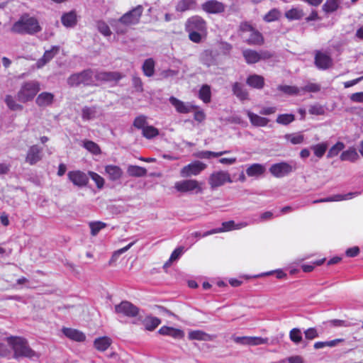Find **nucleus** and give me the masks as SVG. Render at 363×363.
<instances>
[{
	"mask_svg": "<svg viewBox=\"0 0 363 363\" xmlns=\"http://www.w3.org/2000/svg\"><path fill=\"white\" fill-rule=\"evenodd\" d=\"M6 340L13 351V358L19 359L21 358H27L30 360L38 359L40 357V353L33 350L28 341L21 336H9Z\"/></svg>",
	"mask_w": 363,
	"mask_h": 363,
	"instance_id": "1",
	"label": "nucleus"
},
{
	"mask_svg": "<svg viewBox=\"0 0 363 363\" xmlns=\"http://www.w3.org/2000/svg\"><path fill=\"white\" fill-rule=\"evenodd\" d=\"M41 30L42 28L38 19L27 13L22 15L11 28L12 33L21 35H35Z\"/></svg>",
	"mask_w": 363,
	"mask_h": 363,
	"instance_id": "2",
	"label": "nucleus"
},
{
	"mask_svg": "<svg viewBox=\"0 0 363 363\" xmlns=\"http://www.w3.org/2000/svg\"><path fill=\"white\" fill-rule=\"evenodd\" d=\"M40 83L37 80L23 82L16 94V100L22 104L31 102L40 91Z\"/></svg>",
	"mask_w": 363,
	"mask_h": 363,
	"instance_id": "3",
	"label": "nucleus"
},
{
	"mask_svg": "<svg viewBox=\"0 0 363 363\" xmlns=\"http://www.w3.org/2000/svg\"><path fill=\"white\" fill-rule=\"evenodd\" d=\"M95 73L91 69H84L79 72L72 74L67 79V83L70 87L96 86Z\"/></svg>",
	"mask_w": 363,
	"mask_h": 363,
	"instance_id": "4",
	"label": "nucleus"
},
{
	"mask_svg": "<svg viewBox=\"0 0 363 363\" xmlns=\"http://www.w3.org/2000/svg\"><path fill=\"white\" fill-rule=\"evenodd\" d=\"M143 12V7L138 5L130 11L124 13L118 20L119 23L125 26H131L138 24Z\"/></svg>",
	"mask_w": 363,
	"mask_h": 363,
	"instance_id": "5",
	"label": "nucleus"
},
{
	"mask_svg": "<svg viewBox=\"0 0 363 363\" xmlns=\"http://www.w3.org/2000/svg\"><path fill=\"white\" fill-rule=\"evenodd\" d=\"M174 188L180 193L194 191L196 194H199L203 191L200 183L195 179H186L177 182L174 184Z\"/></svg>",
	"mask_w": 363,
	"mask_h": 363,
	"instance_id": "6",
	"label": "nucleus"
},
{
	"mask_svg": "<svg viewBox=\"0 0 363 363\" xmlns=\"http://www.w3.org/2000/svg\"><path fill=\"white\" fill-rule=\"evenodd\" d=\"M207 165L199 161L195 160L189 164L183 167L180 170V176L182 177H191L192 176L199 175L202 171L206 168Z\"/></svg>",
	"mask_w": 363,
	"mask_h": 363,
	"instance_id": "7",
	"label": "nucleus"
},
{
	"mask_svg": "<svg viewBox=\"0 0 363 363\" xmlns=\"http://www.w3.org/2000/svg\"><path fill=\"white\" fill-rule=\"evenodd\" d=\"M186 31H200L206 33L207 30L206 21L200 16H193L187 19L185 23Z\"/></svg>",
	"mask_w": 363,
	"mask_h": 363,
	"instance_id": "8",
	"label": "nucleus"
},
{
	"mask_svg": "<svg viewBox=\"0 0 363 363\" xmlns=\"http://www.w3.org/2000/svg\"><path fill=\"white\" fill-rule=\"evenodd\" d=\"M227 182L231 183L232 179L230 174L224 171L213 172L210 175L208 179V184L211 189L223 186Z\"/></svg>",
	"mask_w": 363,
	"mask_h": 363,
	"instance_id": "9",
	"label": "nucleus"
},
{
	"mask_svg": "<svg viewBox=\"0 0 363 363\" xmlns=\"http://www.w3.org/2000/svg\"><path fill=\"white\" fill-rule=\"evenodd\" d=\"M295 169V165L293 166L287 162H282L272 164L269 168V172L274 177L281 178L288 175Z\"/></svg>",
	"mask_w": 363,
	"mask_h": 363,
	"instance_id": "10",
	"label": "nucleus"
},
{
	"mask_svg": "<svg viewBox=\"0 0 363 363\" xmlns=\"http://www.w3.org/2000/svg\"><path fill=\"white\" fill-rule=\"evenodd\" d=\"M115 311L128 317H135L139 313V308L132 303L124 301L115 306Z\"/></svg>",
	"mask_w": 363,
	"mask_h": 363,
	"instance_id": "11",
	"label": "nucleus"
},
{
	"mask_svg": "<svg viewBox=\"0 0 363 363\" xmlns=\"http://www.w3.org/2000/svg\"><path fill=\"white\" fill-rule=\"evenodd\" d=\"M314 63L319 69L325 70L333 66V59L330 55L316 50L314 57Z\"/></svg>",
	"mask_w": 363,
	"mask_h": 363,
	"instance_id": "12",
	"label": "nucleus"
},
{
	"mask_svg": "<svg viewBox=\"0 0 363 363\" xmlns=\"http://www.w3.org/2000/svg\"><path fill=\"white\" fill-rule=\"evenodd\" d=\"M201 9L207 13L218 14L225 11V5L218 0H207L201 4Z\"/></svg>",
	"mask_w": 363,
	"mask_h": 363,
	"instance_id": "13",
	"label": "nucleus"
},
{
	"mask_svg": "<svg viewBox=\"0 0 363 363\" xmlns=\"http://www.w3.org/2000/svg\"><path fill=\"white\" fill-rule=\"evenodd\" d=\"M67 177L74 185L79 187L85 186L89 183V177L80 170L69 171Z\"/></svg>",
	"mask_w": 363,
	"mask_h": 363,
	"instance_id": "14",
	"label": "nucleus"
},
{
	"mask_svg": "<svg viewBox=\"0 0 363 363\" xmlns=\"http://www.w3.org/2000/svg\"><path fill=\"white\" fill-rule=\"evenodd\" d=\"M169 101L179 113H189L198 108L197 106L185 103L173 96L169 97Z\"/></svg>",
	"mask_w": 363,
	"mask_h": 363,
	"instance_id": "15",
	"label": "nucleus"
},
{
	"mask_svg": "<svg viewBox=\"0 0 363 363\" xmlns=\"http://www.w3.org/2000/svg\"><path fill=\"white\" fill-rule=\"evenodd\" d=\"M122 74L118 72H96L94 75L98 82H118L123 78Z\"/></svg>",
	"mask_w": 363,
	"mask_h": 363,
	"instance_id": "16",
	"label": "nucleus"
},
{
	"mask_svg": "<svg viewBox=\"0 0 363 363\" xmlns=\"http://www.w3.org/2000/svg\"><path fill=\"white\" fill-rule=\"evenodd\" d=\"M42 159V148L36 145L30 146L27 152L26 162L30 165L35 164Z\"/></svg>",
	"mask_w": 363,
	"mask_h": 363,
	"instance_id": "17",
	"label": "nucleus"
},
{
	"mask_svg": "<svg viewBox=\"0 0 363 363\" xmlns=\"http://www.w3.org/2000/svg\"><path fill=\"white\" fill-rule=\"evenodd\" d=\"M60 49V46L54 45L51 48V49L45 50L43 57L38 59L37 61L36 67L38 68H42L43 66H45L58 54Z\"/></svg>",
	"mask_w": 363,
	"mask_h": 363,
	"instance_id": "18",
	"label": "nucleus"
},
{
	"mask_svg": "<svg viewBox=\"0 0 363 363\" xmlns=\"http://www.w3.org/2000/svg\"><path fill=\"white\" fill-rule=\"evenodd\" d=\"M62 332L65 336L72 341L82 342L86 340L85 334L77 329L64 327Z\"/></svg>",
	"mask_w": 363,
	"mask_h": 363,
	"instance_id": "19",
	"label": "nucleus"
},
{
	"mask_svg": "<svg viewBox=\"0 0 363 363\" xmlns=\"http://www.w3.org/2000/svg\"><path fill=\"white\" fill-rule=\"evenodd\" d=\"M242 226H244L242 223L235 224V223L233 220L225 221L222 223L221 228H215L211 230L207 231L205 233L204 235L206 236L212 234L228 232L235 229H240Z\"/></svg>",
	"mask_w": 363,
	"mask_h": 363,
	"instance_id": "20",
	"label": "nucleus"
},
{
	"mask_svg": "<svg viewBox=\"0 0 363 363\" xmlns=\"http://www.w3.org/2000/svg\"><path fill=\"white\" fill-rule=\"evenodd\" d=\"M54 99L53 94L43 91L36 96L35 104L39 107H47L52 104Z\"/></svg>",
	"mask_w": 363,
	"mask_h": 363,
	"instance_id": "21",
	"label": "nucleus"
},
{
	"mask_svg": "<svg viewBox=\"0 0 363 363\" xmlns=\"http://www.w3.org/2000/svg\"><path fill=\"white\" fill-rule=\"evenodd\" d=\"M245 43L249 45L262 46L264 44V37L261 32L255 28L251 33Z\"/></svg>",
	"mask_w": 363,
	"mask_h": 363,
	"instance_id": "22",
	"label": "nucleus"
},
{
	"mask_svg": "<svg viewBox=\"0 0 363 363\" xmlns=\"http://www.w3.org/2000/svg\"><path fill=\"white\" fill-rule=\"evenodd\" d=\"M61 22L66 28H72L77 25V16L75 11L65 13L61 16Z\"/></svg>",
	"mask_w": 363,
	"mask_h": 363,
	"instance_id": "23",
	"label": "nucleus"
},
{
	"mask_svg": "<svg viewBox=\"0 0 363 363\" xmlns=\"http://www.w3.org/2000/svg\"><path fill=\"white\" fill-rule=\"evenodd\" d=\"M158 333L160 335L170 336L175 339H182L184 337V332L182 330L169 326L161 327Z\"/></svg>",
	"mask_w": 363,
	"mask_h": 363,
	"instance_id": "24",
	"label": "nucleus"
},
{
	"mask_svg": "<svg viewBox=\"0 0 363 363\" xmlns=\"http://www.w3.org/2000/svg\"><path fill=\"white\" fill-rule=\"evenodd\" d=\"M105 172L108 174V179L111 181H116L123 175L122 169L117 165L108 164L105 167Z\"/></svg>",
	"mask_w": 363,
	"mask_h": 363,
	"instance_id": "25",
	"label": "nucleus"
},
{
	"mask_svg": "<svg viewBox=\"0 0 363 363\" xmlns=\"http://www.w3.org/2000/svg\"><path fill=\"white\" fill-rule=\"evenodd\" d=\"M246 84L252 88L261 89L264 86V78L256 74H251L247 78Z\"/></svg>",
	"mask_w": 363,
	"mask_h": 363,
	"instance_id": "26",
	"label": "nucleus"
},
{
	"mask_svg": "<svg viewBox=\"0 0 363 363\" xmlns=\"http://www.w3.org/2000/svg\"><path fill=\"white\" fill-rule=\"evenodd\" d=\"M112 344V340L108 336L97 337L94 341L95 349L99 352L106 351Z\"/></svg>",
	"mask_w": 363,
	"mask_h": 363,
	"instance_id": "27",
	"label": "nucleus"
},
{
	"mask_svg": "<svg viewBox=\"0 0 363 363\" xmlns=\"http://www.w3.org/2000/svg\"><path fill=\"white\" fill-rule=\"evenodd\" d=\"M265 172L264 165L259 163L252 164L246 169V174L248 177H259L263 175Z\"/></svg>",
	"mask_w": 363,
	"mask_h": 363,
	"instance_id": "28",
	"label": "nucleus"
},
{
	"mask_svg": "<svg viewBox=\"0 0 363 363\" xmlns=\"http://www.w3.org/2000/svg\"><path fill=\"white\" fill-rule=\"evenodd\" d=\"M247 116L252 125L257 127H265L267 125L269 120L267 118L262 117L251 111H247Z\"/></svg>",
	"mask_w": 363,
	"mask_h": 363,
	"instance_id": "29",
	"label": "nucleus"
},
{
	"mask_svg": "<svg viewBox=\"0 0 363 363\" xmlns=\"http://www.w3.org/2000/svg\"><path fill=\"white\" fill-rule=\"evenodd\" d=\"M196 6V0H179L175 9L177 11L182 13L189 10H194Z\"/></svg>",
	"mask_w": 363,
	"mask_h": 363,
	"instance_id": "30",
	"label": "nucleus"
},
{
	"mask_svg": "<svg viewBox=\"0 0 363 363\" xmlns=\"http://www.w3.org/2000/svg\"><path fill=\"white\" fill-rule=\"evenodd\" d=\"M232 91L233 94L240 101H245L248 99V92L242 84L235 82L232 86Z\"/></svg>",
	"mask_w": 363,
	"mask_h": 363,
	"instance_id": "31",
	"label": "nucleus"
},
{
	"mask_svg": "<svg viewBox=\"0 0 363 363\" xmlns=\"http://www.w3.org/2000/svg\"><path fill=\"white\" fill-rule=\"evenodd\" d=\"M354 194H355V193H348L346 194H335V195H333L332 196H329L327 198L315 200L313 201V203H317L340 201H343V200H348V199H352V196Z\"/></svg>",
	"mask_w": 363,
	"mask_h": 363,
	"instance_id": "32",
	"label": "nucleus"
},
{
	"mask_svg": "<svg viewBox=\"0 0 363 363\" xmlns=\"http://www.w3.org/2000/svg\"><path fill=\"white\" fill-rule=\"evenodd\" d=\"M242 56L247 64H255L259 62V57L257 50L245 49L242 51Z\"/></svg>",
	"mask_w": 363,
	"mask_h": 363,
	"instance_id": "33",
	"label": "nucleus"
},
{
	"mask_svg": "<svg viewBox=\"0 0 363 363\" xmlns=\"http://www.w3.org/2000/svg\"><path fill=\"white\" fill-rule=\"evenodd\" d=\"M155 62L152 58L146 59L143 65L142 70L145 76L151 77L155 74Z\"/></svg>",
	"mask_w": 363,
	"mask_h": 363,
	"instance_id": "34",
	"label": "nucleus"
},
{
	"mask_svg": "<svg viewBox=\"0 0 363 363\" xmlns=\"http://www.w3.org/2000/svg\"><path fill=\"white\" fill-rule=\"evenodd\" d=\"M230 151L225 150L221 152H212L209 150H203V151H199L194 154V156L197 158L200 159H210L211 157H218L223 155L229 153Z\"/></svg>",
	"mask_w": 363,
	"mask_h": 363,
	"instance_id": "35",
	"label": "nucleus"
},
{
	"mask_svg": "<svg viewBox=\"0 0 363 363\" xmlns=\"http://www.w3.org/2000/svg\"><path fill=\"white\" fill-rule=\"evenodd\" d=\"M199 98L205 104H208L211 100V87L208 84H203L199 89Z\"/></svg>",
	"mask_w": 363,
	"mask_h": 363,
	"instance_id": "36",
	"label": "nucleus"
},
{
	"mask_svg": "<svg viewBox=\"0 0 363 363\" xmlns=\"http://www.w3.org/2000/svg\"><path fill=\"white\" fill-rule=\"evenodd\" d=\"M160 323V319L157 317L147 316L143 320L145 330L149 331L154 330Z\"/></svg>",
	"mask_w": 363,
	"mask_h": 363,
	"instance_id": "37",
	"label": "nucleus"
},
{
	"mask_svg": "<svg viewBox=\"0 0 363 363\" xmlns=\"http://www.w3.org/2000/svg\"><path fill=\"white\" fill-rule=\"evenodd\" d=\"M304 16L303 9L292 8L285 12V17L289 21L300 20Z\"/></svg>",
	"mask_w": 363,
	"mask_h": 363,
	"instance_id": "38",
	"label": "nucleus"
},
{
	"mask_svg": "<svg viewBox=\"0 0 363 363\" xmlns=\"http://www.w3.org/2000/svg\"><path fill=\"white\" fill-rule=\"evenodd\" d=\"M127 172L130 177H142L147 174V169L143 167L130 165L127 169Z\"/></svg>",
	"mask_w": 363,
	"mask_h": 363,
	"instance_id": "39",
	"label": "nucleus"
},
{
	"mask_svg": "<svg viewBox=\"0 0 363 363\" xmlns=\"http://www.w3.org/2000/svg\"><path fill=\"white\" fill-rule=\"evenodd\" d=\"M281 12L278 9H272L269 10L264 16L263 20L267 23H271L280 19Z\"/></svg>",
	"mask_w": 363,
	"mask_h": 363,
	"instance_id": "40",
	"label": "nucleus"
},
{
	"mask_svg": "<svg viewBox=\"0 0 363 363\" xmlns=\"http://www.w3.org/2000/svg\"><path fill=\"white\" fill-rule=\"evenodd\" d=\"M359 158V155L354 148H350L343 151L340 155L342 161L355 162Z\"/></svg>",
	"mask_w": 363,
	"mask_h": 363,
	"instance_id": "41",
	"label": "nucleus"
},
{
	"mask_svg": "<svg viewBox=\"0 0 363 363\" xmlns=\"http://www.w3.org/2000/svg\"><path fill=\"white\" fill-rule=\"evenodd\" d=\"M4 101L8 108L11 111H16L23 109V105L18 103L11 95H6Z\"/></svg>",
	"mask_w": 363,
	"mask_h": 363,
	"instance_id": "42",
	"label": "nucleus"
},
{
	"mask_svg": "<svg viewBox=\"0 0 363 363\" xmlns=\"http://www.w3.org/2000/svg\"><path fill=\"white\" fill-rule=\"evenodd\" d=\"M83 146L91 153L99 155L101 153V150L98 144L91 140H84Z\"/></svg>",
	"mask_w": 363,
	"mask_h": 363,
	"instance_id": "43",
	"label": "nucleus"
},
{
	"mask_svg": "<svg viewBox=\"0 0 363 363\" xmlns=\"http://www.w3.org/2000/svg\"><path fill=\"white\" fill-rule=\"evenodd\" d=\"M159 130L152 126V125H147L143 130L142 135L144 138L150 140L152 139L157 135H159Z\"/></svg>",
	"mask_w": 363,
	"mask_h": 363,
	"instance_id": "44",
	"label": "nucleus"
},
{
	"mask_svg": "<svg viewBox=\"0 0 363 363\" xmlns=\"http://www.w3.org/2000/svg\"><path fill=\"white\" fill-rule=\"evenodd\" d=\"M339 8L338 0H326L325 4L322 6V9L324 12L329 13H333L337 10Z\"/></svg>",
	"mask_w": 363,
	"mask_h": 363,
	"instance_id": "45",
	"label": "nucleus"
},
{
	"mask_svg": "<svg viewBox=\"0 0 363 363\" xmlns=\"http://www.w3.org/2000/svg\"><path fill=\"white\" fill-rule=\"evenodd\" d=\"M295 121V116L292 113L279 114L276 122L283 125H287Z\"/></svg>",
	"mask_w": 363,
	"mask_h": 363,
	"instance_id": "46",
	"label": "nucleus"
},
{
	"mask_svg": "<svg viewBox=\"0 0 363 363\" xmlns=\"http://www.w3.org/2000/svg\"><path fill=\"white\" fill-rule=\"evenodd\" d=\"M189 338L190 340H211L210 335L201 330H194L189 333Z\"/></svg>",
	"mask_w": 363,
	"mask_h": 363,
	"instance_id": "47",
	"label": "nucleus"
},
{
	"mask_svg": "<svg viewBox=\"0 0 363 363\" xmlns=\"http://www.w3.org/2000/svg\"><path fill=\"white\" fill-rule=\"evenodd\" d=\"M96 28L99 32L106 37H109L112 34L108 25L103 20L96 21Z\"/></svg>",
	"mask_w": 363,
	"mask_h": 363,
	"instance_id": "48",
	"label": "nucleus"
},
{
	"mask_svg": "<svg viewBox=\"0 0 363 363\" xmlns=\"http://www.w3.org/2000/svg\"><path fill=\"white\" fill-rule=\"evenodd\" d=\"M311 149L317 157L321 158L325 155L328 149V144L326 143H318L312 146Z\"/></svg>",
	"mask_w": 363,
	"mask_h": 363,
	"instance_id": "49",
	"label": "nucleus"
},
{
	"mask_svg": "<svg viewBox=\"0 0 363 363\" xmlns=\"http://www.w3.org/2000/svg\"><path fill=\"white\" fill-rule=\"evenodd\" d=\"M285 138L293 145L301 144L304 141V135L301 133L286 134Z\"/></svg>",
	"mask_w": 363,
	"mask_h": 363,
	"instance_id": "50",
	"label": "nucleus"
},
{
	"mask_svg": "<svg viewBox=\"0 0 363 363\" xmlns=\"http://www.w3.org/2000/svg\"><path fill=\"white\" fill-rule=\"evenodd\" d=\"M345 148V145L342 142H337L332 146L328 152L327 157L331 158L337 156L340 151Z\"/></svg>",
	"mask_w": 363,
	"mask_h": 363,
	"instance_id": "51",
	"label": "nucleus"
},
{
	"mask_svg": "<svg viewBox=\"0 0 363 363\" xmlns=\"http://www.w3.org/2000/svg\"><path fill=\"white\" fill-rule=\"evenodd\" d=\"M89 228L91 229V234L92 236H96L99 232L106 227V223L101 221L90 222Z\"/></svg>",
	"mask_w": 363,
	"mask_h": 363,
	"instance_id": "52",
	"label": "nucleus"
},
{
	"mask_svg": "<svg viewBox=\"0 0 363 363\" xmlns=\"http://www.w3.org/2000/svg\"><path fill=\"white\" fill-rule=\"evenodd\" d=\"M147 125V117L144 115L137 116L133 121V126L137 129L143 130Z\"/></svg>",
	"mask_w": 363,
	"mask_h": 363,
	"instance_id": "53",
	"label": "nucleus"
},
{
	"mask_svg": "<svg viewBox=\"0 0 363 363\" xmlns=\"http://www.w3.org/2000/svg\"><path fill=\"white\" fill-rule=\"evenodd\" d=\"M289 338L295 344H298L302 340L301 331L298 328H293L289 332Z\"/></svg>",
	"mask_w": 363,
	"mask_h": 363,
	"instance_id": "54",
	"label": "nucleus"
},
{
	"mask_svg": "<svg viewBox=\"0 0 363 363\" xmlns=\"http://www.w3.org/2000/svg\"><path fill=\"white\" fill-rule=\"evenodd\" d=\"M89 175L91 179L96 183L98 189H102L104 185V179L101 177L99 174L94 172H89Z\"/></svg>",
	"mask_w": 363,
	"mask_h": 363,
	"instance_id": "55",
	"label": "nucleus"
},
{
	"mask_svg": "<svg viewBox=\"0 0 363 363\" xmlns=\"http://www.w3.org/2000/svg\"><path fill=\"white\" fill-rule=\"evenodd\" d=\"M278 90L288 94H298L299 93V89L294 86L279 85Z\"/></svg>",
	"mask_w": 363,
	"mask_h": 363,
	"instance_id": "56",
	"label": "nucleus"
},
{
	"mask_svg": "<svg viewBox=\"0 0 363 363\" xmlns=\"http://www.w3.org/2000/svg\"><path fill=\"white\" fill-rule=\"evenodd\" d=\"M267 342V338H262L261 337H248L246 345H259Z\"/></svg>",
	"mask_w": 363,
	"mask_h": 363,
	"instance_id": "57",
	"label": "nucleus"
},
{
	"mask_svg": "<svg viewBox=\"0 0 363 363\" xmlns=\"http://www.w3.org/2000/svg\"><path fill=\"white\" fill-rule=\"evenodd\" d=\"M308 112L311 115L322 116L325 114V108L320 104H314L310 106Z\"/></svg>",
	"mask_w": 363,
	"mask_h": 363,
	"instance_id": "58",
	"label": "nucleus"
},
{
	"mask_svg": "<svg viewBox=\"0 0 363 363\" xmlns=\"http://www.w3.org/2000/svg\"><path fill=\"white\" fill-rule=\"evenodd\" d=\"M132 84L135 90L138 92L143 91V83L140 77L134 75L132 77Z\"/></svg>",
	"mask_w": 363,
	"mask_h": 363,
	"instance_id": "59",
	"label": "nucleus"
},
{
	"mask_svg": "<svg viewBox=\"0 0 363 363\" xmlns=\"http://www.w3.org/2000/svg\"><path fill=\"white\" fill-rule=\"evenodd\" d=\"M186 32L189 33V38L191 41L195 43H199L201 42L202 37L200 31L191 30Z\"/></svg>",
	"mask_w": 363,
	"mask_h": 363,
	"instance_id": "60",
	"label": "nucleus"
},
{
	"mask_svg": "<svg viewBox=\"0 0 363 363\" xmlns=\"http://www.w3.org/2000/svg\"><path fill=\"white\" fill-rule=\"evenodd\" d=\"M305 337L311 340L318 337V333L315 328H308L304 331Z\"/></svg>",
	"mask_w": 363,
	"mask_h": 363,
	"instance_id": "61",
	"label": "nucleus"
},
{
	"mask_svg": "<svg viewBox=\"0 0 363 363\" xmlns=\"http://www.w3.org/2000/svg\"><path fill=\"white\" fill-rule=\"evenodd\" d=\"M184 247L180 246L177 247L171 254L169 258L171 259V261H176L177 260L184 252Z\"/></svg>",
	"mask_w": 363,
	"mask_h": 363,
	"instance_id": "62",
	"label": "nucleus"
},
{
	"mask_svg": "<svg viewBox=\"0 0 363 363\" xmlns=\"http://www.w3.org/2000/svg\"><path fill=\"white\" fill-rule=\"evenodd\" d=\"M255 28L247 21H242L239 25V31L242 33L252 32Z\"/></svg>",
	"mask_w": 363,
	"mask_h": 363,
	"instance_id": "63",
	"label": "nucleus"
},
{
	"mask_svg": "<svg viewBox=\"0 0 363 363\" xmlns=\"http://www.w3.org/2000/svg\"><path fill=\"white\" fill-rule=\"evenodd\" d=\"M94 110L90 107H84L82 109V118L84 120H90L94 117Z\"/></svg>",
	"mask_w": 363,
	"mask_h": 363,
	"instance_id": "64",
	"label": "nucleus"
}]
</instances>
